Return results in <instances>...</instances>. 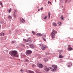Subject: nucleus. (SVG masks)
I'll return each instance as SVG.
<instances>
[{
	"instance_id": "27",
	"label": "nucleus",
	"mask_w": 73,
	"mask_h": 73,
	"mask_svg": "<svg viewBox=\"0 0 73 73\" xmlns=\"http://www.w3.org/2000/svg\"><path fill=\"white\" fill-rule=\"evenodd\" d=\"M32 33H33V35H35V34H36L35 33V32L33 31H32Z\"/></svg>"
},
{
	"instance_id": "45",
	"label": "nucleus",
	"mask_w": 73,
	"mask_h": 73,
	"mask_svg": "<svg viewBox=\"0 0 73 73\" xmlns=\"http://www.w3.org/2000/svg\"><path fill=\"white\" fill-rule=\"evenodd\" d=\"M1 25H0V28H1Z\"/></svg>"
},
{
	"instance_id": "11",
	"label": "nucleus",
	"mask_w": 73,
	"mask_h": 73,
	"mask_svg": "<svg viewBox=\"0 0 73 73\" xmlns=\"http://www.w3.org/2000/svg\"><path fill=\"white\" fill-rule=\"evenodd\" d=\"M29 46H30L31 48H34V46H33V44H30L29 45Z\"/></svg>"
},
{
	"instance_id": "37",
	"label": "nucleus",
	"mask_w": 73,
	"mask_h": 73,
	"mask_svg": "<svg viewBox=\"0 0 73 73\" xmlns=\"http://www.w3.org/2000/svg\"><path fill=\"white\" fill-rule=\"evenodd\" d=\"M4 21H2V24H4Z\"/></svg>"
},
{
	"instance_id": "42",
	"label": "nucleus",
	"mask_w": 73,
	"mask_h": 73,
	"mask_svg": "<svg viewBox=\"0 0 73 73\" xmlns=\"http://www.w3.org/2000/svg\"><path fill=\"white\" fill-rule=\"evenodd\" d=\"M46 18H47V17L46 16V17H45L44 18V19H46Z\"/></svg>"
},
{
	"instance_id": "19",
	"label": "nucleus",
	"mask_w": 73,
	"mask_h": 73,
	"mask_svg": "<svg viewBox=\"0 0 73 73\" xmlns=\"http://www.w3.org/2000/svg\"><path fill=\"white\" fill-rule=\"evenodd\" d=\"M42 35V34L41 33H37L36 35L37 36H41Z\"/></svg>"
},
{
	"instance_id": "41",
	"label": "nucleus",
	"mask_w": 73,
	"mask_h": 73,
	"mask_svg": "<svg viewBox=\"0 0 73 73\" xmlns=\"http://www.w3.org/2000/svg\"><path fill=\"white\" fill-rule=\"evenodd\" d=\"M0 5H2V3H1V1H0Z\"/></svg>"
},
{
	"instance_id": "50",
	"label": "nucleus",
	"mask_w": 73,
	"mask_h": 73,
	"mask_svg": "<svg viewBox=\"0 0 73 73\" xmlns=\"http://www.w3.org/2000/svg\"><path fill=\"white\" fill-rule=\"evenodd\" d=\"M28 44H27V45Z\"/></svg>"
},
{
	"instance_id": "20",
	"label": "nucleus",
	"mask_w": 73,
	"mask_h": 73,
	"mask_svg": "<svg viewBox=\"0 0 73 73\" xmlns=\"http://www.w3.org/2000/svg\"><path fill=\"white\" fill-rule=\"evenodd\" d=\"M60 19L61 20H64V17L62 15L60 17Z\"/></svg>"
},
{
	"instance_id": "24",
	"label": "nucleus",
	"mask_w": 73,
	"mask_h": 73,
	"mask_svg": "<svg viewBox=\"0 0 73 73\" xmlns=\"http://www.w3.org/2000/svg\"><path fill=\"white\" fill-rule=\"evenodd\" d=\"M59 58H63V56H62V55H60L59 56Z\"/></svg>"
},
{
	"instance_id": "28",
	"label": "nucleus",
	"mask_w": 73,
	"mask_h": 73,
	"mask_svg": "<svg viewBox=\"0 0 73 73\" xmlns=\"http://www.w3.org/2000/svg\"><path fill=\"white\" fill-rule=\"evenodd\" d=\"M59 54H61V53H62V50H60L59 51Z\"/></svg>"
},
{
	"instance_id": "31",
	"label": "nucleus",
	"mask_w": 73,
	"mask_h": 73,
	"mask_svg": "<svg viewBox=\"0 0 73 73\" xmlns=\"http://www.w3.org/2000/svg\"><path fill=\"white\" fill-rule=\"evenodd\" d=\"M49 3H50V4H52V2H50L49 1H48V4H49Z\"/></svg>"
},
{
	"instance_id": "10",
	"label": "nucleus",
	"mask_w": 73,
	"mask_h": 73,
	"mask_svg": "<svg viewBox=\"0 0 73 73\" xmlns=\"http://www.w3.org/2000/svg\"><path fill=\"white\" fill-rule=\"evenodd\" d=\"M27 41H29V42L30 43H31L32 42V40H31V38H29L27 39Z\"/></svg>"
},
{
	"instance_id": "4",
	"label": "nucleus",
	"mask_w": 73,
	"mask_h": 73,
	"mask_svg": "<svg viewBox=\"0 0 73 73\" xmlns=\"http://www.w3.org/2000/svg\"><path fill=\"white\" fill-rule=\"evenodd\" d=\"M71 46H72V45H68V50L69 51L72 50H73V48L71 47Z\"/></svg>"
},
{
	"instance_id": "44",
	"label": "nucleus",
	"mask_w": 73,
	"mask_h": 73,
	"mask_svg": "<svg viewBox=\"0 0 73 73\" xmlns=\"http://www.w3.org/2000/svg\"><path fill=\"white\" fill-rule=\"evenodd\" d=\"M37 73H41V72H37Z\"/></svg>"
},
{
	"instance_id": "49",
	"label": "nucleus",
	"mask_w": 73,
	"mask_h": 73,
	"mask_svg": "<svg viewBox=\"0 0 73 73\" xmlns=\"http://www.w3.org/2000/svg\"><path fill=\"white\" fill-rule=\"evenodd\" d=\"M33 66V65H32V66Z\"/></svg>"
},
{
	"instance_id": "47",
	"label": "nucleus",
	"mask_w": 73,
	"mask_h": 73,
	"mask_svg": "<svg viewBox=\"0 0 73 73\" xmlns=\"http://www.w3.org/2000/svg\"><path fill=\"white\" fill-rule=\"evenodd\" d=\"M68 67H69V66H69H69H68Z\"/></svg>"
},
{
	"instance_id": "40",
	"label": "nucleus",
	"mask_w": 73,
	"mask_h": 73,
	"mask_svg": "<svg viewBox=\"0 0 73 73\" xmlns=\"http://www.w3.org/2000/svg\"><path fill=\"white\" fill-rule=\"evenodd\" d=\"M0 24H2V22L1 21H0Z\"/></svg>"
},
{
	"instance_id": "34",
	"label": "nucleus",
	"mask_w": 73,
	"mask_h": 73,
	"mask_svg": "<svg viewBox=\"0 0 73 73\" xmlns=\"http://www.w3.org/2000/svg\"><path fill=\"white\" fill-rule=\"evenodd\" d=\"M64 1L65 3H67V1H68V0H65Z\"/></svg>"
},
{
	"instance_id": "17",
	"label": "nucleus",
	"mask_w": 73,
	"mask_h": 73,
	"mask_svg": "<svg viewBox=\"0 0 73 73\" xmlns=\"http://www.w3.org/2000/svg\"><path fill=\"white\" fill-rule=\"evenodd\" d=\"M14 16L15 18H17V17H18V14H17V13L15 15H14Z\"/></svg>"
},
{
	"instance_id": "1",
	"label": "nucleus",
	"mask_w": 73,
	"mask_h": 73,
	"mask_svg": "<svg viewBox=\"0 0 73 73\" xmlns=\"http://www.w3.org/2000/svg\"><path fill=\"white\" fill-rule=\"evenodd\" d=\"M9 54L13 57H17L19 56V55H17V53L16 51H11L9 52Z\"/></svg>"
},
{
	"instance_id": "16",
	"label": "nucleus",
	"mask_w": 73,
	"mask_h": 73,
	"mask_svg": "<svg viewBox=\"0 0 73 73\" xmlns=\"http://www.w3.org/2000/svg\"><path fill=\"white\" fill-rule=\"evenodd\" d=\"M8 18L9 20H11V19H12V16L9 15L8 16Z\"/></svg>"
},
{
	"instance_id": "22",
	"label": "nucleus",
	"mask_w": 73,
	"mask_h": 73,
	"mask_svg": "<svg viewBox=\"0 0 73 73\" xmlns=\"http://www.w3.org/2000/svg\"><path fill=\"white\" fill-rule=\"evenodd\" d=\"M20 72H22V73H24V71L22 69H21L20 70Z\"/></svg>"
},
{
	"instance_id": "23",
	"label": "nucleus",
	"mask_w": 73,
	"mask_h": 73,
	"mask_svg": "<svg viewBox=\"0 0 73 73\" xmlns=\"http://www.w3.org/2000/svg\"><path fill=\"white\" fill-rule=\"evenodd\" d=\"M23 40L25 42H28V40H26L25 39H23Z\"/></svg>"
},
{
	"instance_id": "35",
	"label": "nucleus",
	"mask_w": 73,
	"mask_h": 73,
	"mask_svg": "<svg viewBox=\"0 0 73 73\" xmlns=\"http://www.w3.org/2000/svg\"><path fill=\"white\" fill-rule=\"evenodd\" d=\"M43 38V40H44V41H46V39H45V38Z\"/></svg>"
},
{
	"instance_id": "14",
	"label": "nucleus",
	"mask_w": 73,
	"mask_h": 73,
	"mask_svg": "<svg viewBox=\"0 0 73 73\" xmlns=\"http://www.w3.org/2000/svg\"><path fill=\"white\" fill-rule=\"evenodd\" d=\"M39 46H40V47H41V48H42V47H43V46H44V44L42 43H41L39 45Z\"/></svg>"
},
{
	"instance_id": "29",
	"label": "nucleus",
	"mask_w": 73,
	"mask_h": 73,
	"mask_svg": "<svg viewBox=\"0 0 73 73\" xmlns=\"http://www.w3.org/2000/svg\"><path fill=\"white\" fill-rule=\"evenodd\" d=\"M17 13H13V16H15L16 15V14Z\"/></svg>"
},
{
	"instance_id": "13",
	"label": "nucleus",
	"mask_w": 73,
	"mask_h": 73,
	"mask_svg": "<svg viewBox=\"0 0 73 73\" xmlns=\"http://www.w3.org/2000/svg\"><path fill=\"white\" fill-rule=\"evenodd\" d=\"M52 24H53V25L54 26V27H56V26H57V23H56L55 22H53L52 23Z\"/></svg>"
},
{
	"instance_id": "32",
	"label": "nucleus",
	"mask_w": 73,
	"mask_h": 73,
	"mask_svg": "<svg viewBox=\"0 0 73 73\" xmlns=\"http://www.w3.org/2000/svg\"><path fill=\"white\" fill-rule=\"evenodd\" d=\"M14 11L15 12H18V11H17V10H14Z\"/></svg>"
},
{
	"instance_id": "12",
	"label": "nucleus",
	"mask_w": 73,
	"mask_h": 73,
	"mask_svg": "<svg viewBox=\"0 0 73 73\" xmlns=\"http://www.w3.org/2000/svg\"><path fill=\"white\" fill-rule=\"evenodd\" d=\"M4 36V33H0V36L2 37L3 36Z\"/></svg>"
},
{
	"instance_id": "43",
	"label": "nucleus",
	"mask_w": 73,
	"mask_h": 73,
	"mask_svg": "<svg viewBox=\"0 0 73 73\" xmlns=\"http://www.w3.org/2000/svg\"><path fill=\"white\" fill-rule=\"evenodd\" d=\"M1 5L2 7H4V6L3 5Z\"/></svg>"
},
{
	"instance_id": "48",
	"label": "nucleus",
	"mask_w": 73,
	"mask_h": 73,
	"mask_svg": "<svg viewBox=\"0 0 73 73\" xmlns=\"http://www.w3.org/2000/svg\"><path fill=\"white\" fill-rule=\"evenodd\" d=\"M55 1H56V0H55Z\"/></svg>"
},
{
	"instance_id": "2",
	"label": "nucleus",
	"mask_w": 73,
	"mask_h": 73,
	"mask_svg": "<svg viewBox=\"0 0 73 73\" xmlns=\"http://www.w3.org/2000/svg\"><path fill=\"white\" fill-rule=\"evenodd\" d=\"M57 32L56 31H55L54 30H53L51 34V36H52V38H54L56 36V33H57Z\"/></svg>"
},
{
	"instance_id": "8",
	"label": "nucleus",
	"mask_w": 73,
	"mask_h": 73,
	"mask_svg": "<svg viewBox=\"0 0 73 73\" xmlns=\"http://www.w3.org/2000/svg\"><path fill=\"white\" fill-rule=\"evenodd\" d=\"M32 53V51L30 50H28L27 51V54H31Z\"/></svg>"
},
{
	"instance_id": "5",
	"label": "nucleus",
	"mask_w": 73,
	"mask_h": 73,
	"mask_svg": "<svg viewBox=\"0 0 73 73\" xmlns=\"http://www.w3.org/2000/svg\"><path fill=\"white\" fill-rule=\"evenodd\" d=\"M20 21L21 23H22L23 24H24V23H25V20H24L23 18H21L20 20Z\"/></svg>"
},
{
	"instance_id": "6",
	"label": "nucleus",
	"mask_w": 73,
	"mask_h": 73,
	"mask_svg": "<svg viewBox=\"0 0 73 73\" xmlns=\"http://www.w3.org/2000/svg\"><path fill=\"white\" fill-rule=\"evenodd\" d=\"M49 69H50V68H48L46 66H45V68H44V70L47 71V72H49Z\"/></svg>"
},
{
	"instance_id": "46",
	"label": "nucleus",
	"mask_w": 73,
	"mask_h": 73,
	"mask_svg": "<svg viewBox=\"0 0 73 73\" xmlns=\"http://www.w3.org/2000/svg\"><path fill=\"white\" fill-rule=\"evenodd\" d=\"M38 11H40V9H38Z\"/></svg>"
},
{
	"instance_id": "15",
	"label": "nucleus",
	"mask_w": 73,
	"mask_h": 73,
	"mask_svg": "<svg viewBox=\"0 0 73 73\" xmlns=\"http://www.w3.org/2000/svg\"><path fill=\"white\" fill-rule=\"evenodd\" d=\"M46 48V47L45 46H43V47L41 48V49L42 50H45V49Z\"/></svg>"
},
{
	"instance_id": "39",
	"label": "nucleus",
	"mask_w": 73,
	"mask_h": 73,
	"mask_svg": "<svg viewBox=\"0 0 73 73\" xmlns=\"http://www.w3.org/2000/svg\"><path fill=\"white\" fill-rule=\"evenodd\" d=\"M43 9V7H41L40 8V10L41 11H42Z\"/></svg>"
},
{
	"instance_id": "33",
	"label": "nucleus",
	"mask_w": 73,
	"mask_h": 73,
	"mask_svg": "<svg viewBox=\"0 0 73 73\" xmlns=\"http://www.w3.org/2000/svg\"><path fill=\"white\" fill-rule=\"evenodd\" d=\"M15 42V41H13L11 42V43L13 44V43H14Z\"/></svg>"
},
{
	"instance_id": "9",
	"label": "nucleus",
	"mask_w": 73,
	"mask_h": 73,
	"mask_svg": "<svg viewBox=\"0 0 73 73\" xmlns=\"http://www.w3.org/2000/svg\"><path fill=\"white\" fill-rule=\"evenodd\" d=\"M27 72L28 73H35L34 72L30 70H27Z\"/></svg>"
},
{
	"instance_id": "21",
	"label": "nucleus",
	"mask_w": 73,
	"mask_h": 73,
	"mask_svg": "<svg viewBox=\"0 0 73 73\" xmlns=\"http://www.w3.org/2000/svg\"><path fill=\"white\" fill-rule=\"evenodd\" d=\"M48 16L49 18H50V13L49 12L48 13Z\"/></svg>"
},
{
	"instance_id": "25",
	"label": "nucleus",
	"mask_w": 73,
	"mask_h": 73,
	"mask_svg": "<svg viewBox=\"0 0 73 73\" xmlns=\"http://www.w3.org/2000/svg\"><path fill=\"white\" fill-rule=\"evenodd\" d=\"M48 61V59H47L46 58H45L44 59V61H45V62H46V61Z\"/></svg>"
},
{
	"instance_id": "38",
	"label": "nucleus",
	"mask_w": 73,
	"mask_h": 73,
	"mask_svg": "<svg viewBox=\"0 0 73 73\" xmlns=\"http://www.w3.org/2000/svg\"><path fill=\"white\" fill-rule=\"evenodd\" d=\"M50 54V53H46V54H47V55H48V54Z\"/></svg>"
},
{
	"instance_id": "7",
	"label": "nucleus",
	"mask_w": 73,
	"mask_h": 73,
	"mask_svg": "<svg viewBox=\"0 0 73 73\" xmlns=\"http://www.w3.org/2000/svg\"><path fill=\"white\" fill-rule=\"evenodd\" d=\"M37 66H38L40 68H42L43 66H42V65L41 64H39L38 63H37Z\"/></svg>"
},
{
	"instance_id": "36",
	"label": "nucleus",
	"mask_w": 73,
	"mask_h": 73,
	"mask_svg": "<svg viewBox=\"0 0 73 73\" xmlns=\"http://www.w3.org/2000/svg\"><path fill=\"white\" fill-rule=\"evenodd\" d=\"M26 61L27 62H29V60H28V59H26Z\"/></svg>"
},
{
	"instance_id": "30",
	"label": "nucleus",
	"mask_w": 73,
	"mask_h": 73,
	"mask_svg": "<svg viewBox=\"0 0 73 73\" xmlns=\"http://www.w3.org/2000/svg\"><path fill=\"white\" fill-rule=\"evenodd\" d=\"M12 9H11L10 8L9 10V13H10L11 12V11Z\"/></svg>"
},
{
	"instance_id": "18",
	"label": "nucleus",
	"mask_w": 73,
	"mask_h": 73,
	"mask_svg": "<svg viewBox=\"0 0 73 73\" xmlns=\"http://www.w3.org/2000/svg\"><path fill=\"white\" fill-rule=\"evenodd\" d=\"M58 24L60 26H61V22H58Z\"/></svg>"
},
{
	"instance_id": "26",
	"label": "nucleus",
	"mask_w": 73,
	"mask_h": 73,
	"mask_svg": "<svg viewBox=\"0 0 73 73\" xmlns=\"http://www.w3.org/2000/svg\"><path fill=\"white\" fill-rule=\"evenodd\" d=\"M41 36H44V37H46V35H45L44 34H42Z\"/></svg>"
},
{
	"instance_id": "3",
	"label": "nucleus",
	"mask_w": 73,
	"mask_h": 73,
	"mask_svg": "<svg viewBox=\"0 0 73 73\" xmlns=\"http://www.w3.org/2000/svg\"><path fill=\"white\" fill-rule=\"evenodd\" d=\"M50 69L52 72H54V71H56V70L57 69V66L56 65H52V67L50 68Z\"/></svg>"
}]
</instances>
